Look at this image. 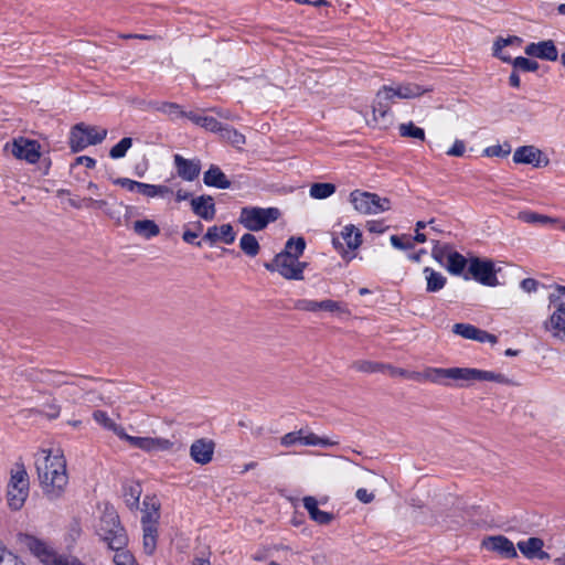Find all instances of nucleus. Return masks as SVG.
<instances>
[{
  "mask_svg": "<svg viewBox=\"0 0 565 565\" xmlns=\"http://www.w3.org/2000/svg\"><path fill=\"white\" fill-rule=\"evenodd\" d=\"M40 486L49 500L60 499L68 484L66 460L61 450H41L35 458Z\"/></svg>",
  "mask_w": 565,
  "mask_h": 565,
  "instance_id": "f257e3e1",
  "label": "nucleus"
},
{
  "mask_svg": "<svg viewBox=\"0 0 565 565\" xmlns=\"http://www.w3.org/2000/svg\"><path fill=\"white\" fill-rule=\"evenodd\" d=\"M97 534L111 550H122L128 544L126 530L113 507H106L97 527Z\"/></svg>",
  "mask_w": 565,
  "mask_h": 565,
  "instance_id": "f03ea898",
  "label": "nucleus"
},
{
  "mask_svg": "<svg viewBox=\"0 0 565 565\" xmlns=\"http://www.w3.org/2000/svg\"><path fill=\"white\" fill-rule=\"evenodd\" d=\"M24 544L28 550L44 565H84L75 557L58 555L46 542L26 535Z\"/></svg>",
  "mask_w": 565,
  "mask_h": 565,
  "instance_id": "7ed1b4c3",
  "label": "nucleus"
},
{
  "mask_svg": "<svg viewBox=\"0 0 565 565\" xmlns=\"http://www.w3.org/2000/svg\"><path fill=\"white\" fill-rule=\"evenodd\" d=\"M106 137L107 129L79 122L72 128L68 143L72 152H79L90 145L102 143Z\"/></svg>",
  "mask_w": 565,
  "mask_h": 565,
  "instance_id": "20e7f679",
  "label": "nucleus"
},
{
  "mask_svg": "<svg viewBox=\"0 0 565 565\" xmlns=\"http://www.w3.org/2000/svg\"><path fill=\"white\" fill-rule=\"evenodd\" d=\"M280 215L277 207L245 206L241 210L238 222L248 231L258 232L275 222Z\"/></svg>",
  "mask_w": 565,
  "mask_h": 565,
  "instance_id": "39448f33",
  "label": "nucleus"
},
{
  "mask_svg": "<svg viewBox=\"0 0 565 565\" xmlns=\"http://www.w3.org/2000/svg\"><path fill=\"white\" fill-rule=\"evenodd\" d=\"M550 302L555 306L554 312L545 322V329L554 338L565 342V287L557 286L556 294L550 295Z\"/></svg>",
  "mask_w": 565,
  "mask_h": 565,
  "instance_id": "423d86ee",
  "label": "nucleus"
},
{
  "mask_svg": "<svg viewBox=\"0 0 565 565\" xmlns=\"http://www.w3.org/2000/svg\"><path fill=\"white\" fill-rule=\"evenodd\" d=\"M264 267L269 271L279 273L288 280H302L307 263L300 262L299 257L286 254H277L271 263H265Z\"/></svg>",
  "mask_w": 565,
  "mask_h": 565,
  "instance_id": "0eeeda50",
  "label": "nucleus"
},
{
  "mask_svg": "<svg viewBox=\"0 0 565 565\" xmlns=\"http://www.w3.org/2000/svg\"><path fill=\"white\" fill-rule=\"evenodd\" d=\"M350 202L361 214H379L391 209V202L376 193L354 190L350 193Z\"/></svg>",
  "mask_w": 565,
  "mask_h": 565,
  "instance_id": "6e6552de",
  "label": "nucleus"
},
{
  "mask_svg": "<svg viewBox=\"0 0 565 565\" xmlns=\"http://www.w3.org/2000/svg\"><path fill=\"white\" fill-rule=\"evenodd\" d=\"M401 99L399 87L384 85L377 93L372 106L373 119L376 124L386 127L390 122L388 113L391 104Z\"/></svg>",
  "mask_w": 565,
  "mask_h": 565,
  "instance_id": "1a4fd4ad",
  "label": "nucleus"
},
{
  "mask_svg": "<svg viewBox=\"0 0 565 565\" xmlns=\"http://www.w3.org/2000/svg\"><path fill=\"white\" fill-rule=\"evenodd\" d=\"M401 99L399 87L384 85L377 93L372 106L373 119L376 124L386 127L390 122L388 113L391 104Z\"/></svg>",
  "mask_w": 565,
  "mask_h": 565,
  "instance_id": "9d476101",
  "label": "nucleus"
},
{
  "mask_svg": "<svg viewBox=\"0 0 565 565\" xmlns=\"http://www.w3.org/2000/svg\"><path fill=\"white\" fill-rule=\"evenodd\" d=\"M401 99L399 87L384 85L377 93L372 106L373 119L376 124L386 127L390 122L388 113L391 104Z\"/></svg>",
  "mask_w": 565,
  "mask_h": 565,
  "instance_id": "9b49d317",
  "label": "nucleus"
},
{
  "mask_svg": "<svg viewBox=\"0 0 565 565\" xmlns=\"http://www.w3.org/2000/svg\"><path fill=\"white\" fill-rule=\"evenodd\" d=\"M446 373L448 374V380L461 382V384H459L460 386H462L463 383H470L475 381H490L497 383L507 382V379L503 374L472 367H448Z\"/></svg>",
  "mask_w": 565,
  "mask_h": 565,
  "instance_id": "f8f14e48",
  "label": "nucleus"
},
{
  "mask_svg": "<svg viewBox=\"0 0 565 565\" xmlns=\"http://www.w3.org/2000/svg\"><path fill=\"white\" fill-rule=\"evenodd\" d=\"M8 504L12 510H20L29 495V477L24 469L12 473L8 486Z\"/></svg>",
  "mask_w": 565,
  "mask_h": 565,
  "instance_id": "ddd939ff",
  "label": "nucleus"
},
{
  "mask_svg": "<svg viewBox=\"0 0 565 565\" xmlns=\"http://www.w3.org/2000/svg\"><path fill=\"white\" fill-rule=\"evenodd\" d=\"M468 274L484 286L494 287L499 284L494 264L490 259L470 258Z\"/></svg>",
  "mask_w": 565,
  "mask_h": 565,
  "instance_id": "4468645a",
  "label": "nucleus"
},
{
  "mask_svg": "<svg viewBox=\"0 0 565 565\" xmlns=\"http://www.w3.org/2000/svg\"><path fill=\"white\" fill-rule=\"evenodd\" d=\"M362 244L361 231L352 224L345 225L340 235L332 237V245L341 255L353 252Z\"/></svg>",
  "mask_w": 565,
  "mask_h": 565,
  "instance_id": "2eb2a0df",
  "label": "nucleus"
},
{
  "mask_svg": "<svg viewBox=\"0 0 565 565\" xmlns=\"http://www.w3.org/2000/svg\"><path fill=\"white\" fill-rule=\"evenodd\" d=\"M122 440L129 443L130 446L141 449L143 451H169L173 447V443L166 438H153V437H136L124 433L121 436Z\"/></svg>",
  "mask_w": 565,
  "mask_h": 565,
  "instance_id": "dca6fc26",
  "label": "nucleus"
},
{
  "mask_svg": "<svg viewBox=\"0 0 565 565\" xmlns=\"http://www.w3.org/2000/svg\"><path fill=\"white\" fill-rule=\"evenodd\" d=\"M40 143L36 140L25 138L14 139L12 142V154L20 160H25L28 163H35L41 157Z\"/></svg>",
  "mask_w": 565,
  "mask_h": 565,
  "instance_id": "f3484780",
  "label": "nucleus"
},
{
  "mask_svg": "<svg viewBox=\"0 0 565 565\" xmlns=\"http://www.w3.org/2000/svg\"><path fill=\"white\" fill-rule=\"evenodd\" d=\"M482 547L495 552L503 558L512 559L518 557L516 548L511 540L504 535H493L483 539Z\"/></svg>",
  "mask_w": 565,
  "mask_h": 565,
  "instance_id": "a211bd4d",
  "label": "nucleus"
},
{
  "mask_svg": "<svg viewBox=\"0 0 565 565\" xmlns=\"http://www.w3.org/2000/svg\"><path fill=\"white\" fill-rule=\"evenodd\" d=\"M515 163L531 164L535 168L544 167L548 163V159L543 152L534 146H522L515 149L513 153Z\"/></svg>",
  "mask_w": 565,
  "mask_h": 565,
  "instance_id": "6ab92c4d",
  "label": "nucleus"
},
{
  "mask_svg": "<svg viewBox=\"0 0 565 565\" xmlns=\"http://www.w3.org/2000/svg\"><path fill=\"white\" fill-rule=\"evenodd\" d=\"M173 162L178 175L184 181H194L201 172V161L199 159H185L181 154L173 156Z\"/></svg>",
  "mask_w": 565,
  "mask_h": 565,
  "instance_id": "aec40b11",
  "label": "nucleus"
},
{
  "mask_svg": "<svg viewBox=\"0 0 565 565\" xmlns=\"http://www.w3.org/2000/svg\"><path fill=\"white\" fill-rule=\"evenodd\" d=\"M214 449L215 444L213 440L200 438L194 440L190 446V457L196 463L206 465L212 461Z\"/></svg>",
  "mask_w": 565,
  "mask_h": 565,
  "instance_id": "412c9836",
  "label": "nucleus"
},
{
  "mask_svg": "<svg viewBox=\"0 0 565 565\" xmlns=\"http://www.w3.org/2000/svg\"><path fill=\"white\" fill-rule=\"evenodd\" d=\"M525 54L532 57L556 61L558 57V51L552 40L532 42L525 46Z\"/></svg>",
  "mask_w": 565,
  "mask_h": 565,
  "instance_id": "4be33fe9",
  "label": "nucleus"
},
{
  "mask_svg": "<svg viewBox=\"0 0 565 565\" xmlns=\"http://www.w3.org/2000/svg\"><path fill=\"white\" fill-rule=\"evenodd\" d=\"M191 207L195 215L204 221H212L215 217L216 209L211 195L202 194L191 200Z\"/></svg>",
  "mask_w": 565,
  "mask_h": 565,
  "instance_id": "5701e85b",
  "label": "nucleus"
},
{
  "mask_svg": "<svg viewBox=\"0 0 565 565\" xmlns=\"http://www.w3.org/2000/svg\"><path fill=\"white\" fill-rule=\"evenodd\" d=\"M141 526H159L160 503L154 497H145L142 502Z\"/></svg>",
  "mask_w": 565,
  "mask_h": 565,
  "instance_id": "b1692460",
  "label": "nucleus"
},
{
  "mask_svg": "<svg viewBox=\"0 0 565 565\" xmlns=\"http://www.w3.org/2000/svg\"><path fill=\"white\" fill-rule=\"evenodd\" d=\"M235 233L231 224H223L221 226L213 225L207 228L203 236L204 241L214 244L217 241H223L225 244H232L235 241Z\"/></svg>",
  "mask_w": 565,
  "mask_h": 565,
  "instance_id": "393cba45",
  "label": "nucleus"
},
{
  "mask_svg": "<svg viewBox=\"0 0 565 565\" xmlns=\"http://www.w3.org/2000/svg\"><path fill=\"white\" fill-rule=\"evenodd\" d=\"M203 182L207 186L216 189H230L231 181L224 174L218 166L211 164L210 168L204 172Z\"/></svg>",
  "mask_w": 565,
  "mask_h": 565,
  "instance_id": "a878e982",
  "label": "nucleus"
},
{
  "mask_svg": "<svg viewBox=\"0 0 565 565\" xmlns=\"http://www.w3.org/2000/svg\"><path fill=\"white\" fill-rule=\"evenodd\" d=\"M516 218L526 224L546 226L557 223V218L540 214L531 210H523L518 213Z\"/></svg>",
  "mask_w": 565,
  "mask_h": 565,
  "instance_id": "bb28decb",
  "label": "nucleus"
},
{
  "mask_svg": "<svg viewBox=\"0 0 565 565\" xmlns=\"http://www.w3.org/2000/svg\"><path fill=\"white\" fill-rule=\"evenodd\" d=\"M426 279V291L427 292H437L441 290L446 282L447 278L439 271L435 270L431 267H425L423 270Z\"/></svg>",
  "mask_w": 565,
  "mask_h": 565,
  "instance_id": "cd10ccee",
  "label": "nucleus"
},
{
  "mask_svg": "<svg viewBox=\"0 0 565 565\" xmlns=\"http://www.w3.org/2000/svg\"><path fill=\"white\" fill-rule=\"evenodd\" d=\"M141 492H142V489L138 482H130V483H127L124 486V488H122L124 500H125L126 505L130 510L138 509Z\"/></svg>",
  "mask_w": 565,
  "mask_h": 565,
  "instance_id": "c85d7f7f",
  "label": "nucleus"
},
{
  "mask_svg": "<svg viewBox=\"0 0 565 565\" xmlns=\"http://www.w3.org/2000/svg\"><path fill=\"white\" fill-rule=\"evenodd\" d=\"M136 234L139 236L150 239L160 234V228L152 220H139L134 223L132 226Z\"/></svg>",
  "mask_w": 565,
  "mask_h": 565,
  "instance_id": "c756f323",
  "label": "nucleus"
},
{
  "mask_svg": "<svg viewBox=\"0 0 565 565\" xmlns=\"http://www.w3.org/2000/svg\"><path fill=\"white\" fill-rule=\"evenodd\" d=\"M188 119L196 126H200L209 131L216 132L222 129V124L211 116H202L194 111H189Z\"/></svg>",
  "mask_w": 565,
  "mask_h": 565,
  "instance_id": "7c9ffc66",
  "label": "nucleus"
},
{
  "mask_svg": "<svg viewBox=\"0 0 565 565\" xmlns=\"http://www.w3.org/2000/svg\"><path fill=\"white\" fill-rule=\"evenodd\" d=\"M543 546L544 542L540 537H530L525 541H520L516 544L520 552L529 559L535 558L537 552H540Z\"/></svg>",
  "mask_w": 565,
  "mask_h": 565,
  "instance_id": "2f4dec72",
  "label": "nucleus"
},
{
  "mask_svg": "<svg viewBox=\"0 0 565 565\" xmlns=\"http://www.w3.org/2000/svg\"><path fill=\"white\" fill-rule=\"evenodd\" d=\"M158 542V526H142V548L147 555L156 552Z\"/></svg>",
  "mask_w": 565,
  "mask_h": 565,
  "instance_id": "473e14b6",
  "label": "nucleus"
},
{
  "mask_svg": "<svg viewBox=\"0 0 565 565\" xmlns=\"http://www.w3.org/2000/svg\"><path fill=\"white\" fill-rule=\"evenodd\" d=\"M153 108L157 111H160V113L169 116L171 119H178V118H182V117L188 118V114H189V111H184L179 104L170 103V102L156 103L153 105Z\"/></svg>",
  "mask_w": 565,
  "mask_h": 565,
  "instance_id": "72a5a7b5",
  "label": "nucleus"
},
{
  "mask_svg": "<svg viewBox=\"0 0 565 565\" xmlns=\"http://www.w3.org/2000/svg\"><path fill=\"white\" fill-rule=\"evenodd\" d=\"M93 418L104 428L111 430L119 438H121L125 433L124 427L117 425L104 411H95L93 413Z\"/></svg>",
  "mask_w": 565,
  "mask_h": 565,
  "instance_id": "f704fd0d",
  "label": "nucleus"
},
{
  "mask_svg": "<svg viewBox=\"0 0 565 565\" xmlns=\"http://www.w3.org/2000/svg\"><path fill=\"white\" fill-rule=\"evenodd\" d=\"M239 247L244 254L249 257H255L260 249L259 243L255 235L245 233L239 239Z\"/></svg>",
  "mask_w": 565,
  "mask_h": 565,
  "instance_id": "c9c22d12",
  "label": "nucleus"
},
{
  "mask_svg": "<svg viewBox=\"0 0 565 565\" xmlns=\"http://www.w3.org/2000/svg\"><path fill=\"white\" fill-rule=\"evenodd\" d=\"M447 260L448 263L446 268L451 275H461L467 266V259L458 252L449 254V258Z\"/></svg>",
  "mask_w": 565,
  "mask_h": 565,
  "instance_id": "e433bc0d",
  "label": "nucleus"
},
{
  "mask_svg": "<svg viewBox=\"0 0 565 565\" xmlns=\"http://www.w3.org/2000/svg\"><path fill=\"white\" fill-rule=\"evenodd\" d=\"M139 193L147 196V198H156L172 193V190L162 184H149V183H142L140 184Z\"/></svg>",
  "mask_w": 565,
  "mask_h": 565,
  "instance_id": "4c0bfd02",
  "label": "nucleus"
},
{
  "mask_svg": "<svg viewBox=\"0 0 565 565\" xmlns=\"http://www.w3.org/2000/svg\"><path fill=\"white\" fill-rule=\"evenodd\" d=\"M430 241L433 243L431 256L437 263L443 265L444 260L448 259L449 254H452L454 250L449 244H441L435 238H430Z\"/></svg>",
  "mask_w": 565,
  "mask_h": 565,
  "instance_id": "58836bf2",
  "label": "nucleus"
},
{
  "mask_svg": "<svg viewBox=\"0 0 565 565\" xmlns=\"http://www.w3.org/2000/svg\"><path fill=\"white\" fill-rule=\"evenodd\" d=\"M448 369L443 367H429L424 373H422V380L430 381L433 383L448 385L446 380H448V374L446 373Z\"/></svg>",
  "mask_w": 565,
  "mask_h": 565,
  "instance_id": "ea45409f",
  "label": "nucleus"
},
{
  "mask_svg": "<svg viewBox=\"0 0 565 565\" xmlns=\"http://www.w3.org/2000/svg\"><path fill=\"white\" fill-rule=\"evenodd\" d=\"M401 99H409L422 96L424 93L430 92L431 88H423L414 83L399 84Z\"/></svg>",
  "mask_w": 565,
  "mask_h": 565,
  "instance_id": "a19ab883",
  "label": "nucleus"
},
{
  "mask_svg": "<svg viewBox=\"0 0 565 565\" xmlns=\"http://www.w3.org/2000/svg\"><path fill=\"white\" fill-rule=\"evenodd\" d=\"M352 367L362 373H385V363L367 360H359L352 363Z\"/></svg>",
  "mask_w": 565,
  "mask_h": 565,
  "instance_id": "79ce46f5",
  "label": "nucleus"
},
{
  "mask_svg": "<svg viewBox=\"0 0 565 565\" xmlns=\"http://www.w3.org/2000/svg\"><path fill=\"white\" fill-rule=\"evenodd\" d=\"M218 132L236 148H241L246 142L245 136L232 127L222 125V129H220Z\"/></svg>",
  "mask_w": 565,
  "mask_h": 565,
  "instance_id": "37998d69",
  "label": "nucleus"
},
{
  "mask_svg": "<svg viewBox=\"0 0 565 565\" xmlns=\"http://www.w3.org/2000/svg\"><path fill=\"white\" fill-rule=\"evenodd\" d=\"M306 248V242L302 237H290L285 245V248L279 254L300 257Z\"/></svg>",
  "mask_w": 565,
  "mask_h": 565,
  "instance_id": "c03bdc74",
  "label": "nucleus"
},
{
  "mask_svg": "<svg viewBox=\"0 0 565 565\" xmlns=\"http://www.w3.org/2000/svg\"><path fill=\"white\" fill-rule=\"evenodd\" d=\"M335 192V185L332 183H313L310 186V196L318 200H323L331 196Z\"/></svg>",
  "mask_w": 565,
  "mask_h": 565,
  "instance_id": "a18cd8bd",
  "label": "nucleus"
},
{
  "mask_svg": "<svg viewBox=\"0 0 565 565\" xmlns=\"http://www.w3.org/2000/svg\"><path fill=\"white\" fill-rule=\"evenodd\" d=\"M399 135L402 137H409L414 139L425 140V131L423 128L415 126L412 121L399 125Z\"/></svg>",
  "mask_w": 565,
  "mask_h": 565,
  "instance_id": "49530a36",
  "label": "nucleus"
},
{
  "mask_svg": "<svg viewBox=\"0 0 565 565\" xmlns=\"http://www.w3.org/2000/svg\"><path fill=\"white\" fill-rule=\"evenodd\" d=\"M132 146V138L125 137L109 150L111 159H121Z\"/></svg>",
  "mask_w": 565,
  "mask_h": 565,
  "instance_id": "de8ad7c7",
  "label": "nucleus"
},
{
  "mask_svg": "<svg viewBox=\"0 0 565 565\" xmlns=\"http://www.w3.org/2000/svg\"><path fill=\"white\" fill-rule=\"evenodd\" d=\"M338 444H339V441H337V440H330L328 438H322L313 433H308L306 435H302V445H306V446L330 447V446H335Z\"/></svg>",
  "mask_w": 565,
  "mask_h": 565,
  "instance_id": "09e8293b",
  "label": "nucleus"
},
{
  "mask_svg": "<svg viewBox=\"0 0 565 565\" xmlns=\"http://www.w3.org/2000/svg\"><path fill=\"white\" fill-rule=\"evenodd\" d=\"M478 329L479 328L469 323H456L452 327V332L465 339L476 340Z\"/></svg>",
  "mask_w": 565,
  "mask_h": 565,
  "instance_id": "8fccbe9b",
  "label": "nucleus"
},
{
  "mask_svg": "<svg viewBox=\"0 0 565 565\" xmlns=\"http://www.w3.org/2000/svg\"><path fill=\"white\" fill-rule=\"evenodd\" d=\"M385 372H387L392 377H406L409 380L420 381L422 380V373L420 372H409L404 369L395 367L391 364H385Z\"/></svg>",
  "mask_w": 565,
  "mask_h": 565,
  "instance_id": "3c124183",
  "label": "nucleus"
},
{
  "mask_svg": "<svg viewBox=\"0 0 565 565\" xmlns=\"http://www.w3.org/2000/svg\"><path fill=\"white\" fill-rule=\"evenodd\" d=\"M512 66L514 70L522 72H535L539 70V63L536 61L523 56L513 58Z\"/></svg>",
  "mask_w": 565,
  "mask_h": 565,
  "instance_id": "603ef678",
  "label": "nucleus"
},
{
  "mask_svg": "<svg viewBox=\"0 0 565 565\" xmlns=\"http://www.w3.org/2000/svg\"><path fill=\"white\" fill-rule=\"evenodd\" d=\"M318 311L339 312V313L348 312V310L342 306L341 302L334 301L331 299H324V300L319 301Z\"/></svg>",
  "mask_w": 565,
  "mask_h": 565,
  "instance_id": "864d4df0",
  "label": "nucleus"
},
{
  "mask_svg": "<svg viewBox=\"0 0 565 565\" xmlns=\"http://www.w3.org/2000/svg\"><path fill=\"white\" fill-rule=\"evenodd\" d=\"M0 565H25L15 554L0 545Z\"/></svg>",
  "mask_w": 565,
  "mask_h": 565,
  "instance_id": "5fc2aeb1",
  "label": "nucleus"
},
{
  "mask_svg": "<svg viewBox=\"0 0 565 565\" xmlns=\"http://www.w3.org/2000/svg\"><path fill=\"white\" fill-rule=\"evenodd\" d=\"M114 550L116 552L114 556V563L116 565H137L132 554L125 550Z\"/></svg>",
  "mask_w": 565,
  "mask_h": 565,
  "instance_id": "6e6d98bb",
  "label": "nucleus"
},
{
  "mask_svg": "<svg viewBox=\"0 0 565 565\" xmlns=\"http://www.w3.org/2000/svg\"><path fill=\"white\" fill-rule=\"evenodd\" d=\"M319 301L310 299H297L294 309L299 311L318 312Z\"/></svg>",
  "mask_w": 565,
  "mask_h": 565,
  "instance_id": "4d7b16f0",
  "label": "nucleus"
},
{
  "mask_svg": "<svg viewBox=\"0 0 565 565\" xmlns=\"http://www.w3.org/2000/svg\"><path fill=\"white\" fill-rule=\"evenodd\" d=\"M511 152V147L509 145H495L490 146L484 149V154L487 157H507Z\"/></svg>",
  "mask_w": 565,
  "mask_h": 565,
  "instance_id": "13d9d810",
  "label": "nucleus"
},
{
  "mask_svg": "<svg viewBox=\"0 0 565 565\" xmlns=\"http://www.w3.org/2000/svg\"><path fill=\"white\" fill-rule=\"evenodd\" d=\"M390 241L392 246L397 249H411L414 247V242L406 236L392 235Z\"/></svg>",
  "mask_w": 565,
  "mask_h": 565,
  "instance_id": "bf43d9fd",
  "label": "nucleus"
},
{
  "mask_svg": "<svg viewBox=\"0 0 565 565\" xmlns=\"http://www.w3.org/2000/svg\"><path fill=\"white\" fill-rule=\"evenodd\" d=\"M114 184L119 185L129 192H139L141 182L131 180L129 178H117L114 181Z\"/></svg>",
  "mask_w": 565,
  "mask_h": 565,
  "instance_id": "052dcab7",
  "label": "nucleus"
},
{
  "mask_svg": "<svg viewBox=\"0 0 565 565\" xmlns=\"http://www.w3.org/2000/svg\"><path fill=\"white\" fill-rule=\"evenodd\" d=\"M302 430L288 433L281 437L280 443L285 447L292 446L297 443L302 444Z\"/></svg>",
  "mask_w": 565,
  "mask_h": 565,
  "instance_id": "680f3d73",
  "label": "nucleus"
},
{
  "mask_svg": "<svg viewBox=\"0 0 565 565\" xmlns=\"http://www.w3.org/2000/svg\"><path fill=\"white\" fill-rule=\"evenodd\" d=\"M522 42V40L519 38V36H508L505 39L503 38H499L494 44H493V49L495 51H502L503 47L508 46V45H512V44H516L519 45L520 43Z\"/></svg>",
  "mask_w": 565,
  "mask_h": 565,
  "instance_id": "e2e57ef3",
  "label": "nucleus"
},
{
  "mask_svg": "<svg viewBox=\"0 0 565 565\" xmlns=\"http://www.w3.org/2000/svg\"><path fill=\"white\" fill-rule=\"evenodd\" d=\"M333 514L330 513V512H326V511H321V510H317L313 515H311V520H313L315 522H317L318 524H321V525H327L329 524L332 520H333Z\"/></svg>",
  "mask_w": 565,
  "mask_h": 565,
  "instance_id": "0e129e2a",
  "label": "nucleus"
},
{
  "mask_svg": "<svg viewBox=\"0 0 565 565\" xmlns=\"http://www.w3.org/2000/svg\"><path fill=\"white\" fill-rule=\"evenodd\" d=\"M466 151V145L462 140H456L454 145L447 150V156L450 157H462Z\"/></svg>",
  "mask_w": 565,
  "mask_h": 565,
  "instance_id": "69168bd1",
  "label": "nucleus"
},
{
  "mask_svg": "<svg viewBox=\"0 0 565 565\" xmlns=\"http://www.w3.org/2000/svg\"><path fill=\"white\" fill-rule=\"evenodd\" d=\"M302 503L305 509L308 511L310 518L319 509L318 501L315 497H305L302 499Z\"/></svg>",
  "mask_w": 565,
  "mask_h": 565,
  "instance_id": "338daca9",
  "label": "nucleus"
},
{
  "mask_svg": "<svg viewBox=\"0 0 565 565\" xmlns=\"http://www.w3.org/2000/svg\"><path fill=\"white\" fill-rule=\"evenodd\" d=\"M63 375L56 372L47 371L43 374V380L53 384V385H62L65 382L62 380Z\"/></svg>",
  "mask_w": 565,
  "mask_h": 565,
  "instance_id": "774afa93",
  "label": "nucleus"
}]
</instances>
